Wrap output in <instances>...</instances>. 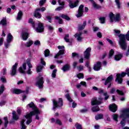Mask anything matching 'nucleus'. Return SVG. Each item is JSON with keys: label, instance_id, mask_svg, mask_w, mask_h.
<instances>
[{"label": "nucleus", "instance_id": "1", "mask_svg": "<svg viewBox=\"0 0 129 129\" xmlns=\"http://www.w3.org/2000/svg\"><path fill=\"white\" fill-rule=\"evenodd\" d=\"M28 106H29L30 108H32V110H33L31 111L29 114H27L24 116V117L27 119L26 124L29 125L32 121V116H33V115H35V114H40V112L37 108V106L35 105V104H34L33 102H31L30 103L28 104L27 105V107H28Z\"/></svg>", "mask_w": 129, "mask_h": 129}, {"label": "nucleus", "instance_id": "2", "mask_svg": "<svg viewBox=\"0 0 129 129\" xmlns=\"http://www.w3.org/2000/svg\"><path fill=\"white\" fill-rule=\"evenodd\" d=\"M118 37L119 38L118 43L119 44L120 47L123 51H125L126 48H127V43L126 40L129 41V31H127L125 35L121 34L118 35Z\"/></svg>", "mask_w": 129, "mask_h": 129}, {"label": "nucleus", "instance_id": "3", "mask_svg": "<svg viewBox=\"0 0 129 129\" xmlns=\"http://www.w3.org/2000/svg\"><path fill=\"white\" fill-rule=\"evenodd\" d=\"M127 73L122 72L120 74H117L116 75V78L115 80L116 82H117L118 84H121L122 83V78L124 77L126 75L129 77V69H126Z\"/></svg>", "mask_w": 129, "mask_h": 129}, {"label": "nucleus", "instance_id": "4", "mask_svg": "<svg viewBox=\"0 0 129 129\" xmlns=\"http://www.w3.org/2000/svg\"><path fill=\"white\" fill-rule=\"evenodd\" d=\"M52 101L53 105L52 109L54 111H56V108L63 106V100L61 98L58 99V102H57L55 99H52Z\"/></svg>", "mask_w": 129, "mask_h": 129}, {"label": "nucleus", "instance_id": "5", "mask_svg": "<svg viewBox=\"0 0 129 129\" xmlns=\"http://www.w3.org/2000/svg\"><path fill=\"white\" fill-rule=\"evenodd\" d=\"M109 18L111 23H113V22L116 23L120 21V15H119V14H116V15H114L113 13H110L109 14Z\"/></svg>", "mask_w": 129, "mask_h": 129}, {"label": "nucleus", "instance_id": "6", "mask_svg": "<svg viewBox=\"0 0 129 129\" xmlns=\"http://www.w3.org/2000/svg\"><path fill=\"white\" fill-rule=\"evenodd\" d=\"M36 86H37L39 89H42L44 86V78L39 76L36 78Z\"/></svg>", "mask_w": 129, "mask_h": 129}, {"label": "nucleus", "instance_id": "7", "mask_svg": "<svg viewBox=\"0 0 129 129\" xmlns=\"http://www.w3.org/2000/svg\"><path fill=\"white\" fill-rule=\"evenodd\" d=\"M91 103L92 105H99V104H101L102 103V98L101 97L97 98L94 97L92 99Z\"/></svg>", "mask_w": 129, "mask_h": 129}, {"label": "nucleus", "instance_id": "8", "mask_svg": "<svg viewBox=\"0 0 129 129\" xmlns=\"http://www.w3.org/2000/svg\"><path fill=\"white\" fill-rule=\"evenodd\" d=\"M68 2L69 4V6L70 9L76 8L78 6V4H79L78 0H68Z\"/></svg>", "mask_w": 129, "mask_h": 129}, {"label": "nucleus", "instance_id": "9", "mask_svg": "<svg viewBox=\"0 0 129 129\" xmlns=\"http://www.w3.org/2000/svg\"><path fill=\"white\" fill-rule=\"evenodd\" d=\"M57 48L58 49L59 51L57 53V54H56L55 56H54V58L55 59H57V58H59V56H60V55H63L64 54V52H65V47L64 46H58Z\"/></svg>", "mask_w": 129, "mask_h": 129}, {"label": "nucleus", "instance_id": "10", "mask_svg": "<svg viewBox=\"0 0 129 129\" xmlns=\"http://www.w3.org/2000/svg\"><path fill=\"white\" fill-rule=\"evenodd\" d=\"M113 80V77L112 75L109 76L106 80L104 85H108V88H110L111 87V81Z\"/></svg>", "mask_w": 129, "mask_h": 129}, {"label": "nucleus", "instance_id": "11", "mask_svg": "<svg viewBox=\"0 0 129 129\" xmlns=\"http://www.w3.org/2000/svg\"><path fill=\"white\" fill-rule=\"evenodd\" d=\"M84 8V6L83 5L80 6L78 11V14L76 15L77 18H81V17L83 16V12H84V10L83 9Z\"/></svg>", "mask_w": 129, "mask_h": 129}, {"label": "nucleus", "instance_id": "12", "mask_svg": "<svg viewBox=\"0 0 129 129\" xmlns=\"http://www.w3.org/2000/svg\"><path fill=\"white\" fill-rule=\"evenodd\" d=\"M17 68H18V62L15 63L11 68V71L10 72L11 76H15V75L17 74Z\"/></svg>", "mask_w": 129, "mask_h": 129}, {"label": "nucleus", "instance_id": "13", "mask_svg": "<svg viewBox=\"0 0 129 129\" xmlns=\"http://www.w3.org/2000/svg\"><path fill=\"white\" fill-rule=\"evenodd\" d=\"M90 52H91V47L87 48L86 50L84 52V56L85 59L88 60L89 59V57H90Z\"/></svg>", "mask_w": 129, "mask_h": 129}, {"label": "nucleus", "instance_id": "14", "mask_svg": "<svg viewBox=\"0 0 129 129\" xmlns=\"http://www.w3.org/2000/svg\"><path fill=\"white\" fill-rule=\"evenodd\" d=\"M75 38H76L78 42H82L83 37H82V32L77 33L74 35Z\"/></svg>", "mask_w": 129, "mask_h": 129}, {"label": "nucleus", "instance_id": "15", "mask_svg": "<svg viewBox=\"0 0 129 129\" xmlns=\"http://www.w3.org/2000/svg\"><path fill=\"white\" fill-rule=\"evenodd\" d=\"M93 69L95 71H99L101 70V62L100 61H98L94 64Z\"/></svg>", "mask_w": 129, "mask_h": 129}, {"label": "nucleus", "instance_id": "16", "mask_svg": "<svg viewBox=\"0 0 129 129\" xmlns=\"http://www.w3.org/2000/svg\"><path fill=\"white\" fill-rule=\"evenodd\" d=\"M90 3H91L92 5V7L95 10H99V9L101 8V6L95 3V1L94 0H89Z\"/></svg>", "mask_w": 129, "mask_h": 129}, {"label": "nucleus", "instance_id": "17", "mask_svg": "<svg viewBox=\"0 0 129 129\" xmlns=\"http://www.w3.org/2000/svg\"><path fill=\"white\" fill-rule=\"evenodd\" d=\"M40 11H41V9L37 8L34 14V17L37 18V19H41V18H42V15L39 12Z\"/></svg>", "mask_w": 129, "mask_h": 129}, {"label": "nucleus", "instance_id": "18", "mask_svg": "<svg viewBox=\"0 0 129 129\" xmlns=\"http://www.w3.org/2000/svg\"><path fill=\"white\" fill-rule=\"evenodd\" d=\"M36 31L37 33H42L44 31V26L43 24L41 23L38 24V26L36 29Z\"/></svg>", "mask_w": 129, "mask_h": 129}, {"label": "nucleus", "instance_id": "19", "mask_svg": "<svg viewBox=\"0 0 129 129\" xmlns=\"http://www.w3.org/2000/svg\"><path fill=\"white\" fill-rule=\"evenodd\" d=\"M57 2L58 5L61 6H59L57 8L55 9V11H61V10H63V9H64V5H65L64 2H61V0H58Z\"/></svg>", "mask_w": 129, "mask_h": 129}, {"label": "nucleus", "instance_id": "20", "mask_svg": "<svg viewBox=\"0 0 129 129\" xmlns=\"http://www.w3.org/2000/svg\"><path fill=\"white\" fill-rule=\"evenodd\" d=\"M122 116L123 117H129V108H126L122 110Z\"/></svg>", "mask_w": 129, "mask_h": 129}, {"label": "nucleus", "instance_id": "21", "mask_svg": "<svg viewBox=\"0 0 129 129\" xmlns=\"http://www.w3.org/2000/svg\"><path fill=\"white\" fill-rule=\"evenodd\" d=\"M27 69V64L26 63H23L22 64V67H21L20 68H19V72H20V73H22L23 74L26 73V72L25 71V70H26Z\"/></svg>", "mask_w": 129, "mask_h": 129}, {"label": "nucleus", "instance_id": "22", "mask_svg": "<svg viewBox=\"0 0 129 129\" xmlns=\"http://www.w3.org/2000/svg\"><path fill=\"white\" fill-rule=\"evenodd\" d=\"M109 110L112 112H115L117 110V106L115 104H112L109 106Z\"/></svg>", "mask_w": 129, "mask_h": 129}, {"label": "nucleus", "instance_id": "23", "mask_svg": "<svg viewBox=\"0 0 129 129\" xmlns=\"http://www.w3.org/2000/svg\"><path fill=\"white\" fill-rule=\"evenodd\" d=\"M27 64L28 66V70L26 72V73H27V74L31 75V74H32V71H31V68H32L33 67V66L32 65V64H31V62H27Z\"/></svg>", "mask_w": 129, "mask_h": 129}, {"label": "nucleus", "instance_id": "24", "mask_svg": "<svg viewBox=\"0 0 129 129\" xmlns=\"http://www.w3.org/2000/svg\"><path fill=\"white\" fill-rule=\"evenodd\" d=\"M20 117H19V115L17 114V113L15 112V111H13L12 112V119L13 120H19V119Z\"/></svg>", "mask_w": 129, "mask_h": 129}, {"label": "nucleus", "instance_id": "25", "mask_svg": "<svg viewBox=\"0 0 129 129\" xmlns=\"http://www.w3.org/2000/svg\"><path fill=\"white\" fill-rule=\"evenodd\" d=\"M61 70H62L63 72H66V71H69V70H70V66L68 64H65L61 68Z\"/></svg>", "mask_w": 129, "mask_h": 129}, {"label": "nucleus", "instance_id": "26", "mask_svg": "<svg viewBox=\"0 0 129 129\" xmlns=\"http://www.w3.org/2000/svg\"><path fill=\"white\" fill-rule=\"evenodd\" d=\"M123 53H121V54H118L115 55L114 57V59L116 61H119V60H120L122 57H123Z\"/></svg>", "mask_w": 129, "mask_h": 129}, {"label": "nucleus", "instance_id": "27", "mask_svg": "<svg viewBox=\"0 0 129 129\" xmlns=\"http://www.w3.org/2000/svg\"><path fill=\"white\" fill-rule=\"evenodd\" d=\"M122 113L120 115V117L123 118L122 120L120 121V123L122 126H124V125H125V119L128 118V117H122Z\"/></svg>", "mask_w": 129, "mask_h": 129}, {"label": "nucleus", "instance_id": "28", "mask_svg": "<svg viewBox=\"0 0 129 129\" xmlns=\"http://www.w3.org/2000/svg\"><path fill=\"white\" fill-rule=\"evenodd\" d=\"M28 36H29V33L27 32H23L22 34V39L24 41H26V40L28 39Z\"/></svg>", "mask_w": 129, "mask_h": 129}, {"label": "nucleus", "instance_id": "29", "mask_svg": "<svg viewBox=\"0 0 129 129\" xmlns=\"http://www.w3.org/2000/svg\"><path fill=\"white\" fill-rule=\"evenodd\" d=\"M86 26V21H84L83 23V25H81L79 26L78 27V31H81L82 30H83L84 29H85V26Z\"/></svg>", "mask_w": 129, "mask_h": 129}, {"label": "nucleus", "instance_id": "30", "mask_svg": "<svg viewBox=\"0 0 129 129\" xmlns=\"http://www.w3.org/2000/svg\"><path fill=\"white\" fill-rule=\"evenodd\" d=\"M23 92L24 91L18 89H15L13 90V93L14 94H20V93H23Z\"/></svg>", "mask_w": 129, "mask_h": 129}, {"label": "nucleus", "instance_id": "31", "mask_svg": "<svg viewBox=\"0 0 129 129\" xmlns=\"http://www.w3.org/2000/svg\"><path fill=\"white\" fill-rule=\"evenodd\" d=\"M115 3L117 7V9L119 10L121 8V3L119 0H115Z\"/></svg>", "mask_w": 129, "mask_h": 129}, {"label": "nucleus", "instance_id": "32", "mask_svg": "<svg viewBox=\"0 0 129 129\" xmlns=\"http://www.w3.org/2000/svg\"><path fill=\"white\" fill-rule=\"evenodd\" d=\"M13 39H14V37H13V35L11 33H9L7 35V38L6 41H8L9 42H12L13 41Z\"/></svg>", "mask_w": 129, "mask_h": 129}, {"label": "nucleus", "instance_id": "33", "mask_svg": "<svg viewBox=\"0 0 129 129\" xmlns=\"http://www.w3.org/2000/svg\"><path fill=\"white\" fill-rule=\"evenodd\" d=\"M96 120H99V119H102L103 118V114H98L95 117Z\"/></svg>", "mask_w": 129, "mask_h": 129}, {"label": "nucleus", "instance_id": "34", "mask_svg": "<svg viewBox=\"0 0 129 129\" xmlns=\"http://www.w3.org/2000/svg\"><path fill=\"white\" fill-rule=\"evenodd\" d=\"M22 16H23V12L20 11L18 13L17 20L18 21H20V20H21Z\"/></svg>", "mask_w": 129, "mask_h": 129}, {"label": "nucleus", "instance_id": "35", "mask_svg": "<svg viewBox=\"0 0 129 129\" xmlns=\"http://www.w3.org/2000/svg\"><path fill=\"white\" fill-rule=\"evenodd\" d=\"M33 44H34V42H33V41L32 40H30L29 41L27 42L25 45L26 46V47H27L28 48L31 47L32 46V45H33Z\"/></svg>", "mask_w": 129, "mask_h": 129}, {"label": "nucleus", "instance_id": "36", "mask_svg": "<svg viewBox=\"0 0 129 129\" xmlns=\"http://www.w3.org/2000/svg\"><path fill=\"white\" fill-rule=\"evenodd\" d=\"M0 24L3 26H7V18H4L0 22Z\"/></svg>", "mask_w": 129, "mask_h": 129}, {"label": "nucleus", "instance_id": "37", "mask_svg": "<svg viewBox=\"0 0 129 129\" xmlns=\"http://www.w3.org/2000/svg\"><path fill=\"white\" fill-rule=\"evenodd\" d=\"M21 129H26L27 128V126L25 125V120L22 119L21 121Z\"/></svg>", "mask_w": 129, "mask_h": 129}, {"label": "nucleus", "instance_id": "38", "mask_svg": "<svg viewBox=\"0 0 129 129\" xmlns=\"http://www.w3.org/2000/svg\"><path fill=\"white\" fill-rule=\"evenodd\" d=\"M61 18L64 19V20H66V21H70V18L68 17V15H67L62 14L61 15Z\"/></svg>", "mask_w": 129, "mask_h": 129}, {"label": "nucleus", "instance_id": "39", "mask_svg": "<svg viewBox=\"0 0 129 129\" xmlns=\"http://www.w3.org/2000/svg\"><path fill=\"white\" fill-rule=\"evenodd\" d=\"M56 73H57V69H55L53 70L51 74V77L52 78H56Z\"/></svg>", "mask_w": 129, "mask_h": 129}, {"label": "nucleus", "instance_id": "40", "mask_svg": "<svg viewBox=\"0 0 129 129\" xmlns=\"http://www.w3.org/2000/svg\"><path fill=\"white\" fill-rule=\"evenodd\" d=\"M4 44L6 49H8V48H9V46H10L11 45V41L6 40V41L4 42Z\"/></svg>", "mask_w": 129, "mask_h": 129}, {"label": "nucleus", "instance_id": "41", "mask_svg": "<svg viewBox=\"0 0 129 129\" xmlns=\"http://www.w3.org/2000/svg\"><path fill=\"white\" fill-rule=\"evenodd\" d=\"M92 111H93V112H97V111H99V107L97 106H94V107H92Z\"/></svg>", "mask_w": 129, "mask_h": 129}, {"label": "nucleus", "instance_id": "42", "mask_svg": "<svg viewBox=\"0 0 129 129\" xmlns=\"http://www.w3.org/2000/svg\"><path fill=\"white\" fill-rule=\"evenodd\" d=\"M101 24H104L105 23V17H101L99 18Z\"/></svg>", "mask_w": 129, "mask_h": 129}, {"label": "nucleus", "instance_id": "43", "mask_svg": "<svg viewBox=\"0 0 129 129\" xmlns=\"http://www.w3.org/2000/svg\"><path fill=\"white\" fill-rule=\"evenodd\" d=\"M44 56L45 57H49L50 56V50L49 49H46L44 51Z\"/></svg>", "mask_w": 129, "mask_h": 129}, {"label": "nucleus", "instance_id": "44", "mask_svg": "<svg viewBox=\"0 0 129 129\" xmlns=\"http://www.w3.org/2000/svg\"><path fill=\"white\" fill-rule=\"evenodd\" d=\"M66 97L68 99V100H69V101H70V102H72V101H73V100L71 98V97H70V94H69L68 93L66 95Z\"/></svg>", "mask_w": 129, "mask_h": 129}, {"label": "nucleus", "instance_id": "45", "mask_svg": "<svg viewBox=\"0 0 129 129\" xmlns=\"http://www.w3.org/2000/svg\"><path fill=\"white\" fill-rule=\"evenodd\" d=\"M113 54H114V50H113V49H111L109 52L108 58H111V57L113 56Z\"/></svg>", "mask_w": 129, "mask_h": 129}, {"label": "nucleus", "instance_id": "46", "mask_svg": "<svg viewBox=\"0 0 129 129\" xmlns=\"http://www.w3.org/2000/svg\"><path fill=\"white\" fill-rule=\"evenodd\" d=\"M43 68H44V67L43 66H41V65L38 66L37 68V72H41Z\"/></svg>", "mask_w": 129, "mask_h": 129}, {"label": "nucleus", "instance_id": "47", "mask_svg": "<svg viewBox=\"0 0 129 129\" xmlns=\"http://www.w3.org/2000/svg\"><path fill=\"white\" fill-rule=\"evenodd\" d=\"M118 117V115L117 114H113L112 115L113 119L115 120V121H116V122L118 121V120L117 119Z\"/></svg>", "mask_w": 129, "mask_h": 129}, {"label": "nucleus", "instance_id": "48", "mask_svg": "<svg viewBox=\"0 0 129 129\" xmlns=\"http://www.w3.org/2000/svg\"><path fill=\"white\" fill-rule=\"evenodd\" d=\"M28 23H29V24H31L33 28L35 29V23H34V21H33V19H29Z\"/></svg>", "mask_w": 129, "mask_h": 129}, {"label": "nucleus", "instance_id": "49", "mask_svg": "<svg viewBox=\"0 0 129 129\" xmlns=\"http://www.w3.org/2000/svg\"><path fill=\"white\" fill-rule=\"evenodd\" d=\"M55 20H58V23L59 24H63V23H62L63 20H62V19H60V17H59L58 16H56L55 17Z\"/></svg>", "mask_w": 129, "mask_h": 129}, {"label": "nucleus", "instance_id": "50", "mask_svg": "<svg viewBox=\"0 0 129 129\" xmlns=\"http://www.w3.org/2000/svg\"><path fill=\"white\" fill-rule=\"evenodd\" d=\"M69 38V34H66V36H64V39L67 43H69L70 42Z\"/></svg>", "mask_w": 129, "mask_h": 129}, {"label": "nucleus", "instance_id": "51", "mask_svg": "<svg viewBox=\"0 0 129 129\" xmlns=\"http://www.w3.org/2000/svg\"><path fill=\"white\" fill-rule=\"evenodd\" d=\"M5 91V86L4 85H2L0 87V95Z\"/></svg>", "mask_w": 129, "mask_h": 129}, {"label": "nucleus", "instance_id": "52", "mask_svg": "<svg viewBox=\"0 0 129 129\" xmlns=\"http://www.w3.org/2000/svg\"><path fill=\"white\" fill-rule=\"evenodd\" d=\"M75 125L77 129H82V126L78 123H76Z\"/></svg>", "mask_w": 129, "mask_h": 129}, {"label": "nucleus", "instance_id": "53", "mask_svg": "<svg viewBox=\"0 0 129 129\" xmlns=\"http://www.w3.org/2000/svg\"><path fill=\"white\" fill-rule=\"evenodd\" d=\"M103 95L105 96L104 100H107L109 98V95L107 94V92L104 93Z\"/></svg>", "mask_w": 129, "mask_h": 129}, {"label": "nucleus", "instance_id": "54", "mask_svg": "<svg viewBox=\"0 0 129 129\" xmlns=\"http://www.w3.org/2000/svg\"><path fill=\"white\" fill-rule=\"evenodd\" d=\"M45 3H46V0H41L39 2L40 7H42V6H44V5L45 4Z\"/></svg>", "mask_w": 129, "mask_h": 129}, {"label": "nucleus", "instance_id": "55", "mask_svg": "<svg viewBox=\"0 0 129 129\" xmlns=\"http://www.w3.org/2000/svg\"><path fill=\"white\" fill-rule=\"evenodd\" d=\"M87 111H88V109L87 108L81 109L80 110V112H81V113H85V112H87Z\"/></svg>", "mask_w": 129, "mask_h": 129}, {"label": "nucleus", "instance_id": "56", "mask_svg": "<svg viewBox=\"0 0 129 129\" xmlns=\"http://www.w3.org/2000/svg\"><path fill=\"white\" fill-rule=\"evenodd\" d=\"M116 92L118 93V94H119L120 95H124V93L122 91L119 90H116Z\"/></svg>", "mask_w": 129, "mask_h": 129}, {"label": "nucleus", "instance_id": "57", "mask_svg": "<svg viewBox=\"0 0 129 129\" xmlns=\"http://www.w3.org/2000/svg\"><path fill=\"white\" fill-rule=\"evenodd\" d=\"M77 77L79 79H81V78H84V76L83 74L80 73L77 75Z\"/></svg>", "mask_w": 129, "mask_h": 129}, {"label": "nucleus", "instance_id": "58", "mask_svg": "<svg viewBox=\"0 0 129 129\" xmlns=\"http://www.w3.org/2000/svg\"><path fill=\"white\" fill-rule=\"evenodd\" d=\"M40 63L42 64V65H43V66H46V62L44 61V58H41L40 59Z\"/></svg>", "mask_w": 129, "mask_h": 129}, {"label": "nucleus", "instance_id": "59", "mask_svg": "<svg viewBox=\"0 0 129 129\" xmlns=\"http://www.w3.org/2000/svg\"><path fill=\"white\" fill-rule=\"evenodd\" d=\"M46 27H47L48 30L50 31H53V30H54V28L51 25H47Z\"/></svg>", "mask_w": 129, "mask_h": 129}, {"label": "nucleus", "instance_id": "60", "mask_svg": "<svg viewBox=\"0 0 129 129\" xmlns=\"http://www.w3.org/2000/svg\"><path fill=\"white\" fill-rule=\"evenodd\" d=\"M55 124H58L59 125H62V122H61V120L58 119L56 120Z\"/></svg>", "mask_w": 129, "mask_h": 129}, {"label": "nucleus", "instance_id": "61", "mask_svg": "<svg viewBox=\"0 0 129 129\" xmlns=\"http://www.w3.org/2000/svg\"><path fill=\"white\" fill-rule=\"evenodd\" d=\"M7 103V101L6 100H3L0 102V106H3L5 105Z\"/></svg>", "mask_w": 129, "mask_h": 129}, {"label": "nucleus", "instance_id": "62", "mask_svg": "<svg viewBox=\"0 0 129 129\" xmlns=\"http://www.w3.org/2000/svg\"><path fill=\"white\" fill-rule=\"evenodd\" d=\"M34 45H35V46H40L41 42L39 40H36L34 42Z\"/></svg>", "mask_w": 129, "mask_h": 129}, {"label": "nucleus", "instance_id": "63", "mask_svg": "<svg viewBox=\"0 0 129 129\" xmlns=\"http://www.w3.org/2000/svg\"><path fill=\"white\" fill-rule=\"evenodd\" d=\"M81 85H82V86H84V87H87V85H86V82L84 81H82L80 82Z\"/></svg>", "mask_w": 129, "mask_h": 129}, {"label": "nucleus", "instance_id": "64", "mask_svg": "<svg viewBox=\"0 0 129 129\" xmlns=\"http://www.w3.org/2000/svg\"><path fill=\"white\" fill-rule=\"evenodd\" d=\"M78 69L79 71H82L83 70H84V68L83 66H80L79 67H78Z\"/></svg>", "mask_w": 129, "mask_h": 129}]
</instances>
